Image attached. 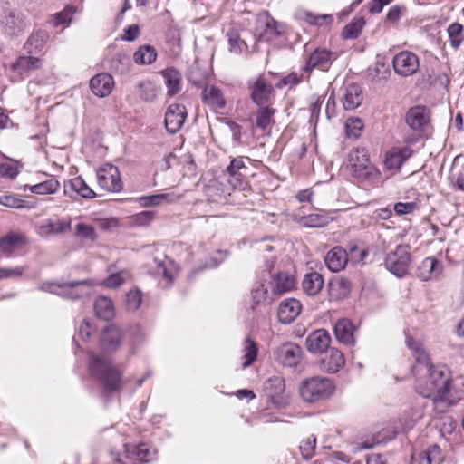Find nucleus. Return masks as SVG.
I'll return each mask as SVG.
<instances>
[{
  "instance_id": "nucleus-60",
  "label": "nucleus",
  "mask_w": 464,
  "mask_h": 464,
  "mask_svg": "<svg viewBox=\"0 0 464 464\" xmlns=\"http://www.w3.org/2000/svg\"><path fill=\"white\" fill-rule=\"evenodd\" d=\"M74 13L73 7L67 6L62 12L56 13L53 18L54 26H59L72 21Z\"/></svg>"
},
{
  "instance_id": "nucleus-51",
  "label": "nucleus",
  "mask_w": 464,
  "mask_h": 464,
  "mask_svg": "<svg viewBox=\"0 0 464 464\" xmlns=\"http://www.w3.org/2000/svg\"><path fill=\"white\" fill-rule=\"evenodd\" d=\"M411 263H384L385 268L393 274L395 276L401 278L408 273L412 272V266H410Z\"/></svg>"
},
{
  "instance_id": "nucleus-12",
  "label": "nucleus",
  "mask_w": 464,
  "mask_h": 464,
  "mask_svg": "<svg viewBox=\"0 0 464 464\" xmlns=\"http://www.w3.org/2000/svg\"><path fill=\"white\" fill-rule=\"evenodd\" d=\"M43 62L40 58L30 55H21L11 65V71L17 74L18 79L28 77L33 72L40 69Z\"/></svg>"
},
{
  "instance_id": "nucleus-34",
  "label": "nucleus",
  "mask_w": 464,
  "mask_h": 464,
  "mask_svg": "<svg viewBox=\"0 0 464 464\" xmlns=\"http://www.w3.org/2000/svg\"><path fill=\"white\" fill-rule=\"evenodd\" d=\"M157 52L151 45L140 46L133 54V61L137 64H151L157 58Z\"/></svg>"
},
{
  "instance_id": "nucleus-32",
  "label": "nucleus",
  "mask_w": 464,
  "mask_h": 464,
  "mask_svg": "<svg viewBox=\"0 0 464 464\" xmlns=\"http://www.w3.org/2000/svg\"><path fill=\"white\" fill-rule=\"evenodd\" d=\"M92 283L90 280H82L65 283L64 286L71 288L68 296L72 299H77L88 295L91 292Z\"/></svg>"
},
{
  "instance_id": "nucleus-45",
  "label": "nucleus",
  "mask_w": 464,
  "mask_h": 464,
  "mask_svg": "<svg viewBox=\"0 0 464 464\" xmlns=\"http://www.w3.org/2000/svg\"><path fill=\"white\" fill-rule=\"evenodd\" d=\"M128 337L130 346L133 349H137L143 344L146 339V335L138 324L132 325L128 331Z\"/></svg>"
},
{
  "instance_id": "nucleus-64",
  "label": "nucleus",
  "mask_w": 464,
  "mask_h": 464,
  "mask_svg": "<svg viewBox=\"0 0 464 464\" xmlns=\"http://www.w3.org/2000/svg\"><path fill=\"white\" fill-rule=\"evenodd\" d=\"M406 7L402 5H393L390 8L386 21L392 24L397 23L406 12Z\"/></svg>"
},
{
  "instance_id": "nucleus-9",
  "label": "nucleus",
  "mask_w": 464,
  "mask_h": 464,
  "mask_svg": "<svg viewBox=\"0 0 464 464\" xmlns=\"http://www.w3.org/2000/svg\"><path fill=\"white\" fill-rule=\"evenodd\" d=\"M248 89L250 91L251 100L258 106L267 103L274 92L273 85L261 76L249 82Z\"/></svg>"
},
{
  "instance_id": "nucleus-46",
  "label": "nucleus",
  "mask_w": 464,
  "mask_h": 464,
  "mask_svg": "<svg viewBox=\"0 0 464 464\" xmlns=\"http://www.w3.org/2000/svg\"><path fill=\"white\" fill-rule=\"evenodd\" d=\"M133 455L140 462H150L155 459L156 450L149 445L141 443L134 449Z\"/></svg>"
},
{
  "instance_id": "nucleus-3",
  "label": "nucleus",
  "mask_w": 464,
  "mask_h": 464,
  "mask_svg": "<svg viewBox=\"0 0 464 464\" xmlns=\"http://www.w3.org/2000/svg\"><path fill=\"white\" fill-rule=\"evenodd\" d=\"M334 382L326 377H311L304 380L299 387L301 398L309 403L329 399L334 392Z\"/></svg>"
},
{
  "instance_id": "nucleus-35",
  "label": "nucleus",
  "mask_w": 464,
  "mask_h": 464,
  "mask_svg": "<svg viewBox=\"0 0 464 464\" xmlns=\"http://www.w3.org/2000/svg\"><path fill=\"white\" fill-rule=\"evenodd\" d=\"M59 188V181L51 177L43 182L30 186L29 190L34 194L47 195L55 193Z\"/></svg>"
},
{
  "instance_id": "nucleus-62",
  "label": "nucleus",
  "mask_w": 464,
  "mask_h": 464,
  "mask_svg": "<svg viewBox=\"0 0 464 464\" xmlns=\"http://www.w3.org/2000/svg\"><path fill=\"white\" fill-rule=\"evenodd\" d=\"M348 261V254L346 249L342 246H335L331 249L324 257V261Z\"/></svg>"
},
{
  "instance_id": "nucleus-43",
  "label": "nucleus",
  "mask_w": 464,
  "mask_h": 464,
  "mask_svg": "<svg viewBox=\"0 0 464 464\" xmlns=\"http://www.w3.org/2000/svg\"><path fill=\"white\" fill-rule=\"evenodd\" d=\"M447 33L450 37L451 47L455 50L459 49L463 41V25L459 23H453L448 27Z\"/></svg>"
},
{
  "instance_id": "nucleus-56",
  "label": "nucleus",
  "mask_w": 464,
  "mask_h": 464,
  "mask_svg": "<svg viewBox=\"0 0 464 464\" xmlns=\"http://www.w3.org/2000/svg\"><path fill=\"white\" fill-rule=\"evenodd\" d=\"M128 277L129 274L124 271L113 273L104 280L103 284L109 288H116L121 285Z\"/></svg>"
},
{
  "instance_id": "nucleus-29",
  "label": "nucleus",
  "mask_w": 464,
  "mask_h": 464,
  "mask_svg": "<svg viewBox=\"0 0 464 464\" xmlns=\"http://www.w3.org/2000/svg\"><path fill=\"white\" fill-rule=\"evenodd\" d=\"M70 188L75 191L81 197L84 198H92L96 196L95 192L87 185L84 179L78 176L67 181L64 185V193L66 194Z\"/></svg>"
},
{
  "instance_id": "nucleus-54",
  "label": "nucleus",
  "mask_w": 464,
  "mask_h": 464,
  "mask_svg": "<svg viewBox=\"0 0 464 464\" xmlns=\"http://www.w3.org/2000/svg\"><path fill=\"white\" fill-rule=\"evenodd\" d=\"M348 254V261H362L366 258L368 251L366 248L359 246L357 244L351 242L346 250Z\"/></svg>"
},
{
  "instance_id": "nucleus-37",
  "label": "nucleus",
  "mask_w": 464,
  "mask_h": 464,
  "mask_svg": "<svg viewBox=\"0 0 464 464\" xmlns=\"http://www.w3.org/2000/svg\"><path fill=\"white\" fill-rule=\"evenodd\" d=\"M365 24L362 17L354 18L351 23L344 26L342 36L344 39H356L362 33Z\"/></svg>"
},
{
  "instance_id": "nucleus-5",
  "label": "nucleus",
  "mask_w": 464,
  "mask_h": 464,
  "mask_svg": "<svg viewBox=\"0 0 464 464\" xmlns=\"http://www.w3.org/2000/svg\"><path fill=\"white\" fill-rule=\"evenodd\" d=\"M29 26V20L18 9L5 5L0 13V30L7 36H18Z\"/></svg>"
},
{
  "instance_id": "nucleus-4",
  "label": "nucleus",
  "mask_w": 464,
  "mask_h": 464,
  "mask_svg": "<svg viewBox=\"0 0 464 464\" xmlns=\"http://www.w3.org/2000/svg\"><path fill=\"white\" fill-rule=\"evenodd\" d=\"M348 165L353 176L358 179L371 182L380 179V171L371 163L368 152L363 148H355L349 152Z\"/></svg>"
},
{
  "instance_id": "nucleus-7",
  "label": "nucleus",
  "mask_w": 464,
  "mask_h": 464,
  "mask_svg": "<svg viewBox=\"0 0 464 464\" xmlns=\"http://www.w3.org/2000/svg\"><path fill=\"white\" fill-rule=\"evenodd\" d=\"M97 182L99 187L109 192H120L123 184L119 169L112 164H104L97 169Z\"/></svg>"
},
{
  "instance_id": "nucleus-33",
  "label": "nucleus",
  "mask_w": 464,
  "mask_h": 464,
  "mask_svg": "<svg viewBox=\"0 0 464 464\" xmlns=\"http://www.w3.org/2000/svg\"><path fill=\"white\" fill-rule=\"evenodd\" d=\"M46 39L47 35L44 32H34L27 39L24 48L29 54L37 53L44 48Z\"/></svg>"
},
{
  "instance_id": "nucleus-44",
  "label": "nucleus",
  "mask_w": 464,
  "mask_h": 464,
  "mask_svg": "<svg viewBox=\"0 0 464 464\" xmlns=\"http://www.w3.org/2000/svg\"><path fill=\"white\" fill-rule=\"evenodd\" d=\"M265 389L269 392V396H279L285 391V381L279 376L271 377L265 382Z\"/></svg>"
},
{
  "instance_id": "nucleus-23",
  "label": "nucleus",
  "mask_w": 464,
  "mask_h": 464,
  "mask_svg": "<svg viewBox=\"0 0 464 464\" xmlns=\"http://www.w3.org/2000/svg\"><path fill=\"white\" fill-rule=\"evenodd\" d=\"M363 100L362 88L355 83L348 84L343 89L342 103L344 110L358 108Z\"/></svg>"
},
{
  "instance_id": "nucleus-2",
  "label": "nucleus",
  "mask_w": 464,
  "mask_h": 464,
  "mask_svg": "<svg viewBox=\"0 0 464 464\" xmlns=\"http://www.w3.org/2000/svg\"><path fill=\"white\" fill-rule=\"evenodd\" d=\"M89 369L93 376L102 382L105 392H117L121 388V374L107 359L92 355Z\"/></svg>"
},
{
  "instance_id": "nucleus-36",
  "label": "nucleus",
  "mask_w": 464,
  "mask_h": 464,
  "mask_svg": "<svg viewBox=\"0 0 464 464\" xmlns=\"http://www.w3.org/2000/svg\"><path fill=\"white\" fill-rule=\"evenodd\" d=\"M275 113L276 110L273 108L263 105L259 106V109L256 111V127L263 130H266L274 122L273 117Z\"/></svg>"
},
{
  "instance_id": "nucleus-49",
  "label": "nucleus",
  "mask_w": 464,
  "mask_h": 464,
  "mask_svg": "<svg viewBox=\"0 0 464 464\" xmlns=\"http://www.w3.org/2000/svg\"><path fill=\"white\" fill-rule=\"evenodd\" d=\"M300 451L304 459H310L316 449V438L314 435L307 437L303 440L300 444Z\"/></svg>"
},
{
  "instance_id": "nucleus-52",
  "label": "nucleus",
  "mask_w": 464,
  "mask_h": 464,
  "mask_svg": "<svg viewBox=\"0 0 464 464\" xmlns=\"http://www.w3.org/2000/svg\"><path fill=\"white\" fill-rule=\"evenodd\" d=\"M140 98L144 102H152L157 96L156 88L151 82H142L139 84Z\"/></svg>"
},
{
  "instance_id": "nucleus-55",
  "label": "nucleus",
  "mask_w": 464,
  "mask_h": 464,
  "mask_svg": "<svg viewBox=\"0 0 464 464\" xmlns=\"http://www.w3.org/2000/svg\"><path fill=\"white\" fill-rule=\"evenodd\" d=\"M412 354L415 358L416 362L420 365H422L425 372L434 367L430 363L429 354L423 349L422 345L415 348V350L412 351Z\"/></svg>"
},
{
  "instance_id": "nucleus-41",
  "label": "nucleus",
  "mask_w": 464,
  "mask_h": 464,
  "mask_svg": "<svg viewBox=\"0 0 464 464\" xmlns=\"http://www.w3.org/2000/svg\"><path fill=\"white\" fill-rule=\"evenodd\" d=\"M369 74L372 82L381 83L389 78L391 71L385 63H376L374 67L369 70Z\"/></svg>"
},
{
  "instance_id": "nucleus-1",
  "label": "nucleus",
  "mask_w": 464,
  "mask_h": 464,
  "mask_svg": "<svg viewBox=\"0 0 464 464\" xmlns=\"http://www.w3.org/2000/svg\"><path fill=\"white\" fill-rule=\"evenodd\" d=\"M416 392L425 398L431 399L437 411H446L456 401L451 392V381L440 368L426 371V376L418 381Z\"/></svg>"
},
{
  "instance_id": "nucleus-21",
  "label": "nucleus",
  "mask_w": 464,
  "mask_h": 464,
  "mask_svg": "<svg viewBox=\"0 0 464 464\" xmlns=\"http://www.w3.org/2000/svg\"><path fill=\"white\" fill-rule=\"evenodd\" d=\"M405 121L412 130L420 132L429 121L426 108L424 106H415L409 109Z\"/></svg>"
},
{
  "instance_id": "nucleus-15",
  "label": "nucleus",
  "mask_w": 464,
  "mask_h": 464,
  "mask_svg": "<svg viewBox=\"0 0 464 464\" xmlns=\"http://www.w3.org/2000/svg\"><path fill=\"white\" fill-rule=\"evenodd\" d=\"M276 357L284 366L294 367L301 360L302 349L295 343H286L277 348Z\"/></svg>"
},
{
  "instance_id": "nucleus-61",
  "label": "nucleus",
  "mask_w": 464,
  "mask_h": 464,
  "mask_svg": "<svg viewBox=\"0 0 464 464\" xmlns=\"http://www.w3.org/2000/svg\"><path fill=\"white\" fill-rule=\"evenodd\" d=\"M303 80V74L294 72L289 73L287 76L282 78V80L276 83V88L282 89L285 86L293 87L300 83Z\"/></svg>"
},
{
  "instance_id": "nucleus-20",
  "label": "nucleus",
  "mask_w": 464,
  "mask_h": 464,
  "mask_svg": "<svg viewBox=\"0 0 464 464\" xmlns=\"http://www.w3.org/2000/svg\"><path fill=\"white\" fill-rule=\"evenodd\" d=\"M344 365V357L341 351L336 348H331L326 351V354L321 360L320 368L328 373L338 372Z\"/></svg>"
},
{
  "instance_id": "nucleus-25",
  "label": "nucleus",
  "mask_w": 464,
  "mask_h": 464,
  "mask_svg": "<svg viewBox=\"0 0 464 464\" xmlns=\"http://www.w3.org/2000/svg\"><path fill=\"white\" fill-rule=\"evenodd\" d=\"M161 75L164 79L169 96H174L181 91L182 76L177 69L173 67L167 68L161 72Z\"/></svg>"
},
{
  "instance_id": "nucleus-50",
  "label": "nucleus",
  "mask_w": 464,
  "mask_h": 464,
  "mask_svg": "<svg viewBox=\"0 0 464 464\" xmlns=\"http://www.w3.org/2000/svg\"><path fill=\"white\" fill-rule=\"evenodd\" d=\"M110 66L113 71L123 73L128 70L129 58L127 55L118 53L111 58Z\"/></svg>"
},
{
  "instance_id": "nucleus-48",
  "label": "nucleus",
  "mask_w": 464,
  "mask_h": 464,
  "mask_svg": "<svg viewBox=\"0 0 464 464\" xmlns=\"http://www.w3.org/2000/svg\"><path fill=\"white\" fill-rule=\"evenodd\" d=\"M228 41V49L231 53L239 54L242 53L241 44H246L245 42L241 41L238 32L235 29H231L227 33Z\"/></svg>"
},
{
  "instance_id": "nucleus-11",
  "label": "nucleus",
  "mask_w": 464,
  "mask_h": 464,
  "mask_svg": "<svg viewBox=\"0 0 464 464\" xmlns=\"http://www.w3.org/2000/svg\"><path fill=\"white\" fill-rule=\"evenodd\" d=\"M335 58L334 53L326 49H315L307 58L304 67L305 72L310 73L314 68L322 71H328Z\"/></svg>"
},
{
  "instance_id": "nucleus-58",
  "label": "nucleus",
  "mask_w": 464,
  "mask_h": 464,
  "mask_svg": "<svg viewBox=\"0 0 464 464\" xmlns=\"http://www.w3.org/2000/svg\"><path fill=\"white\" fill-rule=\"evenodd\" d=\"M302 223L310 227H324L328 223L326 217L320 214H311L302 219Z\"/></svg>"
},
{
  "instance_id": "nucleus-39",
  "label": "nucleus",
  "mask_w": 464,
  "mask_h": 464,
  "mask_svg": "<svg viewBox=\"0 0 464 464\" xmlns=\"http://www.w3.org/2000/svg\"><path fill=\"white\" fill-rule=\"evenodd\" d=\"M179 197H176L174 194H156L150 196L141 197L140 198V203L142 207H150V206H158L161 204L163 201L174 202L177 200Z\"/></svg>"
},
{
  "instance_id": "nucleus-31",
  "label": "nucleus",
  "mask_w": 464,
  "mask_h": 464,
  "mask_svg": "<svg viewBox=\"0 0 464 464\" xmlns=\"http://www.w3.org/2000/svg\"><path fill=\"white\" fill-rule=\"evenodd\" d=\"M273 292L276 295L286 293L295 286V279L287 273H279L274 277Z\"/></svg>"
},
{
  "instance_id": "nucleus-24",
  "label": "nucleus",
  "mask_w": 464,
  "mask_h": 464,
  "mask_svg": "<svg viewBox=\"0 0 464 464\" xmlns=\"http://www.w3.org/2000/svg\"><path fill=\"white\" fill-rule=\"evenodd\" d=\"M202 101L215 110L223 109L226 106V99L221 89L214 85L206 86L203 89Z\"/></svg>"
},
{
  "instance_id": "nucleus-30",
  "label": "nucleus",
  "mask_w": 464,
  "mask_h": 464,
  "mask_svg": "<svg viewBox=\"0 0 464 464\" xmlns=\"http://www.w3.org/2000/svg\"><path fill=\"white\" fill-rule=\"evenodd\" d=\"M93 307L96 315L104 321L111 320L114 316L112 302L105 296L98 297L94 302Z\"/></svg>"
},
{
  "instance_id": "nucleus-40",
  "label": "nucleus",
  "mask_w": 464,
  "mask_h": 464,
  "mask_svg": "<svg viewBox=\"0 0 464 464\" xmlns=\"http://www.w3.org/2000/svg\"><path fill=\"white\" fill-rule=\"evenodd\" d=\"M244 362L242 363L243 368H246L250 366L256 360L258 353L257 345L256 343L247 338L244 342Z\"/></svg>"
},
{
  "instance_id": "nucleus-38",
  "label": "nucleus",
  "mask_w": 464,
  "mask_h": 464,
  "mask_svg": "<svg viewBox=\"0 0 464 464\" xmlns=\"http://www.w3.org/2000/svg\"><path fill=\"white\" fill-rule=\"evenodd\" d=\"M297 20L304 21L311 25H322L324 21H332V16L328 14H314L309 11H299L295 14Z\"/></svg>"
},
{
  "instance_id": "nucleus-47",
  "label": "nucleus",
  "mask_w": 464,
  "mask_h": 464,
  "mask_svg": "<svg viewBox=\"0 0 464 464\" xmlns=\"http://www.w3.org/2000/svg\"><path fill=\"white\" fill-rule=\"evenodd\" d=\"M440 449L438 445H432L428 448L426 451L419 455V464H432L433 462H440Z\"/></svg>"
},
{
  "instance_id": "nucleus-28",
  "label": "nucleus",
  "mask_w": 464,
  "mask_h": 464,
  "mask_svg": "<svg viewBox=\"0 0 464 464\" xmlns=\"http://www.w3.org/2000/svg\"><path fill=\"white\" fill-rule=\"evenodd\" d=\"M324 286V278L317 272L307 273L302 281L303 291L310 296L317 295Z\"/></svg>"
},
{
  "instance_id": "nucleus-16",
  "label": "nucleus",
  "mask_w": 464,
  "mask_h": 464,
  "mask_svg": "<svg viewBox=\"0 0 464 464\" xmlns=\"http://www.w3.org/2000/svg\"><path fill=\"white\" fill-rule=\"evenodd\" d=\"M71 228V220L46 219L36 227V233L41 237H49L68 232Z\"/></svg>"
},
{
  "instance_id": "nucleus-8",
  "label": "nucleus",
  "mask_w": 464,
  "mask_h": 464,
  "mask_svg": "<svg viewBox=\"0 0 464 464\" xmlns=\"http://www.w3.org/2000/svg\"><path fill=\"white\" fill-rule=\"evenodd\" d=\"M394 72L401 76L408 77L416 73L420 67L419 57L412 52L401 51L392 59Z\"/></svg>"
},
{
  "instance_id": "nucleus-17",
  "label": "nucleus",
  "mask_w": 464,
  "mask_h": 464,
  "mask_svg": "<svg viewBox=\"0 0 464 464\" xmlns=\"http://www.w3.org/2000/svg\"><path fill=\"white\" fill-rule=\"evenodd\" d=\"M302 304L295 298H287L282 301L278 306L277 317L284 324H291L300 314Z\"/></svg>"
},
{
  "instance_id": "nucleus-14",
  "label": "nucleus",
  "mask_w": 464,
  "mask_h": 464,
  "mask_svg": "<svg viewBox=\"0 0 464 464\" xmlns=\"http://www.w3.org/2000/svg\"><path fill=\"white\" fill-rule=\"evenodd\" d=\"M331 335L324 329H318L311 333L305 340V346L312 353H323L330 347Z\"/></svg>"
},
{
  "instance_id": "nucleus-10",
  "label": "nucleus",
  "mask_w": 464,
  "mask_h": 464,
  "mask_svg": "<svg viewBox=\"0 0 464 464\" xmlns=\"http://www.w3.org/2000/svg\"><path fill=\"white\" fill-rule=\"evenodd\" d=\"M188 112L182 104H170L165 113V127L169 133H176L183 126Z\"/></svg>"
},
{
  "instance_id": "nucleus-19",
  "label": "nucleus",
  "mask_w": 464,
  "mask_h": 464,
  "mask_svg": "<svg viewBox=\"0 0 464 464\" xmlns=\"http://www.w3.org/2000/svg\"><path fill=\"white\" fill-rule=\"evenodd\" d=\"M121 339V329L116 325H109L102 332L101 347L106 352H114L120 347Z\"/></svg>"
},
{
  "instance_id": "nucleus-26",
  "label": "nucleus",
  "mask_w": 464,
  "mask_h": 464,
  "mask_svg": "<svg viewBox=\"0 0 464 464\" xmlns=\"http://www.w3.org/2000/svg\"><path fill=\"white\" fill-rule=\"evenodd\" d=\"M355 327L349 319H340L334 325L336 339L344 344H353Z\"/></svg>"
},
{
  "instance_id": "nucleus-57",
  "label": "nucleus",
  "mask_w": 464,
  "mask_h": 464,
  "mask_svg": "<svg viewBox=\"0 0 464 464\" xmlns=\"http://www.w3.org/2000/svg\"><path fill=\"white\" fill-rule=\"evenodd\" d=\"M142 302V295L140 290H130L126 296V305L128 310L136 311L140 308Z\"/></svg>"
},
{
  "instance_id": "nucleus-63",
  "label": "nucleus",
  "mask_w": 464,
  "mask_h": 464,
  "mask_svg": "<svg viewBox=\"0 0 464 464\" xmlns=\"http://www.w3.org/2000/svg\"><path fill=\"white\" fill-rule=\"evenodd\" d=\"M267 289L265 287L263 284L258 285L252 291V308L254 309L256 306L263 303L267 298Z\"/></svg>"
},
{
  "instance_id": "nucleus-59",
  "label": "nucleus",
  "mask_w": 464,
  "mask_h": 464,
  "mask_svg": "<svg viewBox=\"0 0 464 464\" xmlns=\"http://www.w3.org/2000/svg\"><path fill=\"white\" fill-rule=\"evenodd\" d=\"M155 213L153 211H141L131 217L133 225L142 227L148 226L154 218Z\"/></svg>"
},
{
  "instance_id": "nucleus-42",
  "label": "nucleus",
  "mask_w": 464,
  "mask_h": 464,
  "mask_svg": "<svg viewBox=\"0 0 464 464\" xmlns=\"http://www.w3.org/2000/svg\"><path fill=\"white\" fill-rule=\"evenodd\" d=\"M23 242V237L10 234L0 240V249L2 252L9 254L20 246Z\"/></svg>"
},
{
  "instance_id": "nucleus-53",
  "label": "nucleus",
  "mask_w": 464,
  "mask_h": 464,
  "mask_svg": "<svg viewBox=\"0 0 464 464\" xmlns=\"http://www.w3.org/2000/svg\"><path fill=\"white\" fill-rule=\"evenodd\" d=\"M362 128V121L359 118H349L345 124L346 134L350 138H359Z\"/></svg>"
},
{
  "instance_id": "nucleus-13",
  "label": "nucleus",
  "mask_w": 464,
  "mask_h": 464,
  "mask_svg": "<svg viewBox=\"0 0 464 464\" xmlns=\"http://www.w3.org/2000/svg\"><path fill=\"white\" fill-rule=\"evenodd\" d=\"M248 168L246 166L244 157H237L231 160L226 172L228 174V183L234 188L243 189L246 182L244 177Z\"/></svg>"
},
{
  "instance_id": "nucleus-22",
  "label": "nucleus",
  "mask_w": 464,
  "mask_h": 464,
  "mask_svg": "<svg viewBox=\"0 0 464 464\" xmlns=\"http://www.w3.org/2000/svg\"><path fill=\"white\" fill-rule=\"evenodd\" d=\"M411 155L412 150L408 147L394 148L386 153L384 165L389 170L399 169Z\"/></svg>"
},
{
  "instance_id": "nucleus-27",
  "label": "nucleus",
  "mask_w": 464,
  "mask_h": 464,
  "mask_svg": "<svg viewBox=\"0 0 464 464\" xmlns=\"http://www.w3.org/2000/svg\"><path fill=\"white\" fill-rule=\"evenodd\" d=\"M413 274L421 280L436 277L442 271L441 263H411Z\"/></svg>"
},
{
  "instance_id": "nucleus-18",
  "label": "nucleus",
  "mask_w": 464,
  "mask_h": 464,
  "mask_svg": "<svg viewBox=\"0 0 464 464\" xmlns=\"http://www.w3.org/2000/svg\"><path fill=\"white\" fill-rule=\"evenodd\" d=\"M114 86V81L111 74L102 72L96 74L90 81V88L94 95L103 98L108 96Z\"/></svg>"
},
{
  "instance_id": "nucleus-6",
  "label": "nucleus",
  "mask_w": 464,
  "mask_h": 464,
  "mask_svg": "<svg viewBox=\"0 0 464 464\" xmlns=\"http://www.w3.org/2000/svg\"><path fill=\"white\" fill-rule=\"evenodd\" d=\"M256 32L258 41L271 42L285 34L286 24L276 20L268 12H263L257 17Z\"/></svg>"
}]
</instances>
